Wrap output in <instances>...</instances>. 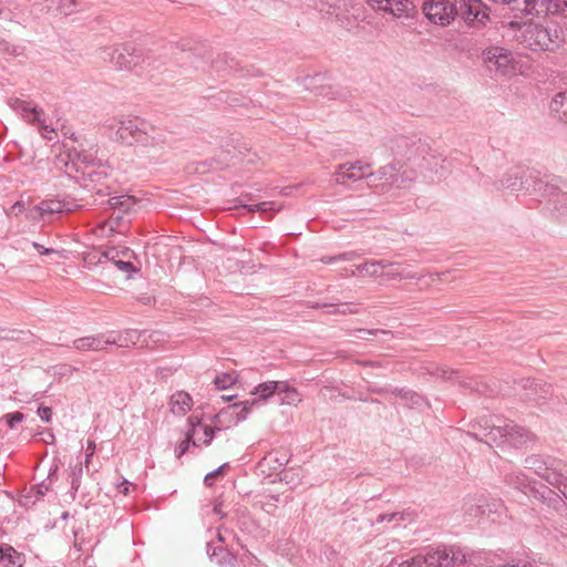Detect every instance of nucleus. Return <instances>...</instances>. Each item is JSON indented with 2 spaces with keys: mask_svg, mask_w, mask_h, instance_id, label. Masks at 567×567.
<instances>
[{
  "mask_svg": "<svg viewBox=\"0 0 567 567\" xmlns=\"http://www.w3.org/2000/svg\"><path fill=\"white\" fill-rule=\"evenodd\" d=\"M524 11L537 17L561 14L559 0H525Z\"/></svg>",
  "mask_w": 567,
  "mask_h": 567,
  "instance_id": "obj_8",
  "label": "nucleus"
},
{
  "mask_svg": "<svg viewBox=\"0 0 567 567\" xmlns=\"http://www.w3.org/2000/svg\"><path fill=\"white\" fill-rule=\"evenodd\" d=\"M280 392H284V396L281 399L282 404L288 405H298L302 401V395L299 393V391L295 388H291L287 385L286 383L281 382V386L279 388Z\"/></svg>",
  "mask_w": 567,
  "mask_h": 567,
  "instance_id": "obj_17",
  "label": "nucleus"
},
{
  "mask_svg": "<svg viewBox=\"0 0 567 567\" xmlns=\"http://www.w3.org/2000/svg\"><path fill=\"white\" fill-rule=\"evenodd\" d=\"M190 430L188 439H192L194 445L208 444L214 437V429L204 424L200 419L193 415L188 419Z\"/></svg>",
  "mask_w": 567,
  "mask_h": 567,
  "instance_id": "obj_9",
  "label": "nucleus"
},
{
  "mask_svg": "<svg viewBox=\"0 0 567 567\" xmlns=\"http://www.w3.org/2000/svg\"><path fill=\"white\" fill-rule=\"evenodd\" d=\"M550 111L557 114L561 120L567 121V91L560 92L554 96L550 102Z\"/></svg>",
  "mask_w": 567,
  "mask_h": 567,
  "instance_id": "obj_16",
  "label": "nucleus"
},
{
  "mask_svg": "<svg viewBox=\"0 0 567 567\" xmlns=\"http://www.w3.org/2000/svg\"><path fill=\"white\" fill-rule=\"evenodd\" d=\"M461 560L450 556L445 551L436 550L424 556H415L410 560L403 561L399 567H458Z\"/></svg>",
  "mask_w": 567,
  "mask_h": 567,
  "instance_id": "obj_4",
  "label": "nucleus"
},
{
  "mask_svg": "<svg viewBox=\"0 0 567 567\" xmlns=\"http://www.w3.org/2000/svg\"><path fill=\"white\" fill-rule=\"evenodd\" d=\"M374 8L390 12L394 17H402L411 9L410 0H368Z\"/></svg>",
  "mask_w": 567,
  "mask_h": 567,
  "instance_id": "obj_10",
  "label": "nucleus"
},
{
  "mask_svg": "<svg viewBox=\"0 0 567 567\" xmlns=\"http://www.w3.org/2000/svg\"><path fill=\"white\" fill-rule=\"evenodd\" d=\"M372 174L371 167L361 162L346 163L338 167L336 172V182L347 184L368 177Z\"/></svg>",
  "mask_w": 567,
  "mask_h": 567,
  "instance_id": "obj_7",
  "label": "nucleus"
},
{
  "mask_svg": "<svg viewBox=\"0 0 567 567\" xmlns=\"http://www.w3.org/2000/svg\"><path fill=\"white\" fill-rule=\"evenodd\" d=\"M38 414L44 422H50L52 416V410L51 408L48 406H40L38 409Z\"/></svg>",
  "mask_w": 567,
  "mask_h": 567,
  "instance_id": "obj_24",
  "label": "nucleus"
},
{
  "mask_svg": "<svg viewBox=\"0 0 567 567\" xmlns=\"http://www.w3.org/2000/svg\"><path fill=\"white\" fill-rule=\"evenodd\" d=\"M238 373L236 371L223 372L216 375L214 384L218 390H226L231 388L238 381Z\"/></svg>",
  "mask_w": 567,
  "mask_h": 567,
  "instance_id": "obj_18",
  "label": "nucleus"
},
{
  "mask_svg": "<svg viewBox=\"0 0 567 567\" xmlns=\"http://www.w3.org/2000/svg\"><path fill=\"white\" fill-rule=\"evenodd\" d=\"M280 386L281 382L266 381L256 385L250 394L257 396V400H268Z\"/></svg>",
  "mask_w": 567,
  "mask_h": 567,
  "instance_id": "obj_15",
  "label": "nucleus"
},
{
  "mask_svg": "<svg viewBox=\"0 0 567 567\" xmlns=\"http://www.w3.org/2000/svg\"><path fill=\"white\" fill-rule=\"evenodd\" d=\"M224 475V466H220L218 470L214 471V472H210L208 473L206 476H205V484L208 485V486H212L213 485V481L218 477V476H223Z\"/></svg>",
  "mask_w": 567,
  "mask_h": 567,
  "instance_id": "obj_23",
  "label": "nucleus"
},
{
  "mask_svg": "<svg viewBox=\"0 0 567 567\" xmlns=\"http://www.w3.org/2000/svg\"><path fill=\"white\" fill-rule=\"evenodd\" d=\"M94 447H95L94 443H93V442H90V443H89V447H87V450L90 451V453L87 454L86 463L89 462V458L93 455V453H94Z\"/></svg>",
  "mask_w": 567,
  "mask_h": 567,
  "instance_id": "obj_31",
  "label": "nucleus"
},
{
  "mask_svg": "<svg viewBox=\"0 0 567 567\" xmlns=\"http://www.w3.org/2000/svg\"><path fill=\"white\" fill-rule=\"evenodd\" d=\"M7 423L9 427H14L16 423H19L23 420V414L21 412H14L7 414L6 416Z\"/></svg>",
  "mask_w": 567,
  "mask_h": 567,
  "instance_id": "obj_22",
  "label": "nucleus"
},
{
  "mask_svg": "<svg viewBox=\"0 0 567 567\" xmlns=\"http://www.w3.org/2000/svg\"><path fill=\"white\" fill-rule=\"evenodd\" d=\"M115 265L117 266V268L122 271H130L133 269V266L131 262H127V261H116Z\"/></svg>",
  "mask_w": 567,
  "mask_h": 567,
  "instance_id": "obj_26",
  "label": "nucleus"
},
{
  "mask_svg": "<svg viewBox=\"0 0 567 567\" xmlns=\"http://www.w3.org/2000/svg\"><path fill=\"white\" fill-rule=\"evenodd\" d=\"M561 14H567V0H559Z\"/></svg>",
  "mask_w": 567,
  "mask_h": 567,
  "instance_id": "obj_28",
  "label": "nucleus"
},
{
  "mask_svg": "<svg viewBox=\"0 0 567 567\" xmlns=\"http://www.w3.org/2000/svg\"><path fill=\"white\" fill-rule=\"evenodd\" d=\"M0 563L3 567H23L25 557L11 545L3 544L0 546Z\"/></svg>",
  "mask_w": 567,
  "mask_h": 567,
  "instance_id": "obj_12",
  "label": "nucleus"
},
{
  "mask_svg": "<svg viewBox=\"0 0 567 567\" xmlns=\"http://www.w3.org/2000/svg\"><path fill=\"white\" fill-rule=\"evenodd\" d=\"M33 246H34V248H37V249H38V251H39L41 255H43V254H49V252H51V251H52L51 249H45V248H43V247H42L41 245H39V244H33Z\"/></svg>",
  "mask_w": 567,
  "mask_h": 567,
  "instance_id": "obj_27",
  "label": "nucleus"
},
{
  "mask_svg": "<svg viewBox=\"0 0 567 567\" xmlns=\"http://www.w3.org/2000/svg\"><path fill=\"white\" fill-rule=\"evenodd\" d=\"M235 396L234 395H223L221 399L224 401H231Z\"/></svg>",
  "mask_w": 567,
  "mask_h": 567,
  "instance_id": "obj_33",
  "label": "nucleus"
},
{
  "mask_svg": "<svg viewBox=\"0 0 567 567\" xmlns=\"http://www.w3.org/2000/svg\"><path fill=\"white\" fill-rule=\"evenodd\" d=\"M115 340L110 338L103 339L99 336H87L74 340L73 344L76 350L80 351H102L107 344L114 343Z\"/></svg>",
  "mask_w": 567,
  "mask_h": 567,
  "instance_id": "obj_11",
  "label": "nucleus"
},
{
  "mask_svg": "<svg viewBox=\"0 0 567 567\" xmlns=\"http://www.w3.org/2000/svg\"><path fill=\"white\" fill-rule=\"evenodd\" d=\"M169 404L171 410L174 414L184 415L190 410L193 405V400L188 393L179 391L171 396Z\"/></svg>",
  "mask_w": 567,
  "mask_h": 567,
  "instance_id": "obj_13",
  "label": "nucleus"
},
{
  "mask_svg": "<svg viewBox=\"0 0 567 567\" xmlns=\"http://www.w3.org/2000/svg\"><path fill=\"white\" fill-rule=\"evenodd\" d=\"M22 116L31 123L40 122V112L31 106H23Z\"/></svg>",
  "mask_w": 567,
  "mask_h": 567,
  "instance_id": "obj_20",
  "label": "nucleus"
},
{
  "mask_svg": "<svg viewBox=\"0 0 567 567\" xmlns=\"http://www.w3.org/2000/svg\"><path fill=\"white\" fill-rule=\"evenodd\" d=\"M520 39L522 43L533 51H555L561 43L556 30L551 32L536 23L525 24Z\"/></svg>",
  "mask_w": 567,
  "mask_h": 567,
  "instance_id": "obj_1",
  "label": "nucleus"
},
{
  "mask_svg": "<svg viewBox=\"0 0 567 567\" xmlns=\"http://www.w3.org/2000/svg\"><path fill=\"white\" fill-rule=\"evenodd\" d=\"M431 279H432V281L441 280V275L440 274L431 275Z\"/></svg>",
  "mask_w": 567,
  "mask_h": 567,
  "instance_id": "obj_32",
  "label": "nucleus"
},
{
  "mask_svg": "<svg viewBox=\"0 0 567 567\" xmlns=\"http://www.w3.org/2000/svg\"><path fill=\"white\" fill-rule=\"evenodd\" d=\"M281 205L276 202H262L255 205L245 206L249 213H275L281 209Z\"/></svg>",
  "mask_w": 567,
  "mask_h": 567,
  "instance_id": "obj_19",
  "label": "nucleus"
},
{
  "mask_svg": "<svg viewBox=\"0 0 567 567\" xmlns=\"http://www.w3.org/2000/svg\"><path fill=\"white\" fill-rule=\"evenodd\" d=\"M120 492L125 494V495L128 493V483L127 482H123L120 485Z\"/></svg>",
  "mask_w": 567,
  "mask_h": 567,
  "instance_id": "obj_29",
  "label": "nucleus"
},
{
  "mask_svg": "<svg viewBox=\"0 0 567 567\" xmlns=\"http://www.w3.org/2000/svg\"><path fill=\"white\" fill-rule=\"evenodd\" d=\"M258 402L257 399H254V400H247V401H243V402H239V403H235L231 408H241L243 412H244V417L251 412L252 410V406Z\"/></svg>",
  "mask_w": 567,
  "mask_h": 567,
  "instance_id": "obj_21",
  "label": "nucleus"
},
{
  "mask_svg": "<svg viewBox=\"0 0 567 567\" xmlns=\"http://www.w3.org/2000/svg\"><path fill=\"white\" fill-rule=\"evenodd\" d=\"M460 12L464 21L474 28H481L489 19L488 8L481 0H461Z\"/></svg>",
  "mask_w": 567,
  "mask_h": 567,
  "instance_id": "obj_5",
  "label": "nucleus"
},
{
  "mask_svg": "<svg viewBox=\"0 0 567 567\" xmlns=\"http://www.w3.org/2000/svg\"><path fill=\"white\" fill-rule=\"evenodd\" d=\"M422 12L430 23L447 27L455 20L457 9L450 0H424Z\"/></svg>",
  "mask_w": 567,
  "mask_h": 567,
  "instance_id": "obj_2",
  "label": "nucleus"
},
{
  "mask_svg": "<svg viewBox=\"0 0 567 567\" xmlns=\"http://www.w3.org/2000/svg\"><path fill=\"white\" fill-rule=\"evenodd\" d=\"M487 69L498 75H507L514 72L515 61L513 55L503 48H491L484 53Z\"/></svg>",
  "mask_w": 567,
  "mask_h": 567,
  "instance_id": "obj_3",
  "label": "nucleus"
},
{
  "mask_svg": "<svg viewBox=\"0 0 567 567\" xmlns=\"http://www.w3.org/2000/svg\"><path fill=\"white\" fill-rule=\"evenodd\" d=\"M115 138L117 142L126 145L134 143H146L147 134L144 127H140L133 120L121 121L115 131Z\"/></svg>",
  "mask_w": 567,
  "mask_h": 567,
  "instance_id": "obj_6",
  "label": "nucleus"
},
{
  "mask_svg": "<svg viewBox=\"0 0 567 567\" xmlns=\"http://www.w3.org/2000/svg\"><path fill=\"white\" fill-rule=\"evenodd\" d=\"M189 441H192V439H188L187 436L186 440L178 445L177 456H182L188 450Z\"/></svg>",
  "mask_w": 567,
  "mask_h": 567,
  "instance_id": "obj_25",
  "label": "nucleus"
},
{
  "mask_svg": "<svg viewBox=\"0 0 567 567\" xmlns=\"http://www.w3.org/2000/svg\"><path fill=\"white\" fill-rule=\"evenodd\" d=\"M389 266L390 265H384L380 261H369L358 266L357 271L360 276L378 277L389 275V272H385Z\"/></svg>",
  "mask_w": 567,
  "mask_h": 567,
  "instance_id": "obj_14",
  "label": "nucleus"
},
{
  "mask_svg": "<svg viewBox=\"0 0 567 567\" xmlns=\"http://www.w3.org/2000/svg\"><path fill=\"white\" fill-rule=\"evenodd\" d=\"M342 307H343V309L341 310L342 313H347V312L354 313V312H357V309H353L352 307H350L348 305H344Z\"/></svg>",
  "mask_w": 567,
  "mask_h": 567,
  "instance_id": "obj_30",
  "label": "nucleus"
}]
</instances>
